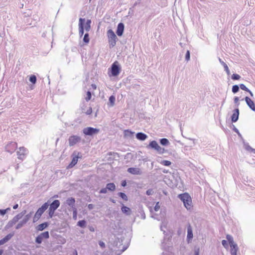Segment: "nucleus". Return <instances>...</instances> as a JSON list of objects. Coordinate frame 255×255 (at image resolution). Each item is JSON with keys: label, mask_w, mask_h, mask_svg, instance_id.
Masks as SVG:
<instances>
[{"label": "nucleus", "mask_w": 255, "mask_h": 255, "mask_svg": "<svg viewBox=\"0 0 255 255\" xmlns=\"http://www.w3.org/2000/svg\"><path fill=\"white\" fill-rule=\"evenodd\" d=\"M122 211L123 213L127 215H130L131 213V210L129 208L123 205L121 208Z\"/></svg>", "instance_id": "b1692460"}, {"label": "nucleus", "mask_w": 255, "mask_h": 255, "mask_svg": "<svg viewBox=\"0 0 255 255\" xmlns=\"http://www.w3.org/2000/svg\"><path fill=\"white\" fill-rule=\"evenodd\" d=\"M178 198L183 202L185 207L187 210H191L192 209L193 205L192 202V199L190 196L186 193L179 194Z\"/></svg>", "instance_id": "f257e3e1"}, {"label": "nucleus", "mask_w": 255, "mask_h": 255, "mask_svg": "<svg viewBox=\"0 0 255 255\" xmlns=\"http://www.w3.org/2000/svg\"><path fill=\"white\" fill-rule=\"evenodd\" d=\"M39 235L41 237L42 239H47L49 238V234L48 231L43 232L41 233Z\"/></svg>", "instance_id": "bb28decb"}, {"label": "nucleus", "mask_w": 255, "mask_h": 255, "mask_svg": "<svg viewBox=\"0 0 255 255\" xmlns=\"http://www.w3.org/2000/svg\"><path fill=\"white\" fill-rule=\"evenodd\" d=\"M107 188H102L100 191V193H106L107 192Z\"/></svg>", "instance_id": "864d4df0"}, {"label": "nucleus", "mask_w": 255, "mask_h": 255, "mask_svg": "<svg viewBox=\"0 0 255 255\" xmlns=\"http://www.w3.org/2000/svg\"><path fill=\"white\" fill-rule=\"evenodd\" d=\"M239 99L238 97H236L234 98L235 103H237L239 102Z\"/></svg>", "instance_id": "bf43d9fd"}, {"label": "nucleus", "mask_w": 255, "mask_h": 255, "mask_svg": "<svg viewBox=\"0 0 255 255\" xmlns=\"http://www.w3.org/2000/svg\"><path fill=\"white\" fill-rule=\"evenodd\" d=\"M245 101L248 106L254 111H255V105L253 101H252L248 97L245 98Z\"/></svg>", "instance_id": "4468645a"}, {"label": "nucleus", "mask_w": 255, "mask_h": 255, "mask_svg": "<svg viewBox=\"0 0 255 255\" xmlns=\"http://www.w3.org/2000/svg\"><path fill=\"white\" fill-rule=\"evenodd\" d=\"M246 149L248 151H251V152H253L254 153H255V149H253V148H252L251 146H247L246 147Z\"/></svg>", "instance_id": "de8ad7c7"}, {"label": "nucleus", "mask_w": 255, "mask_h": 255, "mask_svg": "<svg viewBox=\"0 0 255 255\" xmlns=\"http://www.w3.org/2000/svg\"><path fill=\"white\" fill-rule=\"evenodd\" d=\"M241 76L237 74H233L232 76V79L234 80H239Z\"/></svg>", "instance_id": "79ce46f5"}, {"label": "nucleus", "mask_w": 255, "mask_h": 255, "mask_svg": "<svg viewBox=\"0 0 255 255\" xmlns=\"http://www.w3.org/2000/svg\"><path fill=\"white\" fill-rule=\"evenodd\" d=\"M91 87H92V89L93 90H96V88H97L96 85L95 84H94L91 85Z\"/></svg>", "instance_id": "680f3d73"}, {"label": "nucleus", "mask_w": 255, "mask_h": 255, "mask_svg": "<svg viewBox=\"0 0 255 255\" xmlns=\"http://www.w3.org/2000/svg\"><path fill=\"white\" fill-rule=\"evenodd\" d=\"M99 244L102 248H105V244L103 241H99Z\"/></svg>", "instance_id": "8fccbe9b"}, {"label": "nucleus", "mask_w": 255, "mask_h": 255, "mask_svg": "<svg viewBox=\"0 0 255 255\" xmlns=\"http://www.w3.org/2000/svg\"><path fill=\"white\" fill-rule=\"evenodd\" d=\"M121 184H122V186H123V187L126 186V185H127L126 181V180L123 181Z\"/></svg>", "instance_id": "13d9d810"}, {"label": "nucleus", "mask_w": 255, "mask_h": 255, "mask_svg": "<svg viewBox=\"0 0 255 255\" xmlns=\"http://www.w3.org/2000/svg\"><path fill=\"white\" fill-rule=\"evenodd\" d=\"M26 149L23 147H19V150L17 152L18 156V158H21L22 156H23L25 154Z\"/></svg>", "instance_id": "aec40b11"}, {"label": "nucleus", "mask_w": 255, "mask_h": 255, "mask_svg": "<svg viewBox=\"0 0 255 255\" xmlns=\"http://www.w3.org/2000/svg\"><path fill=\"white\" fill-rule=\"evenodd\" d=\"M43 239H42V238H41V237L40 236V235H38L36 238V239H35V241L37 243V244H41L42 242V240Z\"/></svg>", "instance_id": "a19ab883"}, {"label": "nucleus", "mask_w": 255, "mask_h": 255, "mask_svg": "<svg viewBox=\"0 0 255 255\" xmlns=\"http://www.w3.org/2000/svg\"><path fill=\"white\" fill-rule=\"evenodd\" d=\"M28 216V215H26V218L17 225L16 227V229H19L21 227H22L23 226V225L25 224L28 221L29 219Z\"/></svg>", "instance_id": "4be33fe9"}, {"label": "nucleus", "mask_w": 255, "mask_h": 255, "mask_svg": "<svg viewBox=\"0 0 255 255\" xmlns=\"http://www.w3.org/2000/svg\"><path fill=\"white\" fill-rule=\"evenodd\" d=\"M231 255H237L238 250L237 245L236 244L230 245Z\"/></svg>", "instance_id": "6ab92c4d"}, {"label": "nucleus", "mask_w": 255, "mask_h": 255, "mask_svg": "<svg viewBox=\"0 0 255 255\" xmlns=\"http://www.w3.org/2000/svg\"><path fill=\"white\" fill-rule=\"evenodd\" d=\"M85 19L80 18L79 19V34L81 36H82L84 34V23L85 22Z\"/></svg>", "instance_id": "2eb2a0df"}, {"label": "nucleus", "mask_w": 255, "mask_h": 255, "mask_svg": "<svg viewBox=\"0 0 255 255\" xmlns=\"http://www.w3.org/2000/svg\"><path fill=\"white\" fill-rule=\"evenodd\" d=\"M115 100H116V99H115V96H111L109 98V102L111 104V106H113L115 104Z\"/></svg>", "instance_id": "72a5a7b5"}, {"label": "nucleus", "mask_w": 255, "mask_h": 255, "mask_svg": "<svg viewBox=\"0 0 255 255\" xmlns=\"http://www.w3.org/2000/svg\"><path fill=\"white\" fill-rule=\"evenodd\" d=\"M193 237L192 228L191 226L189 224L187 227V242L190 243L192 242Z\"/></svg>", "instance_id": "f8f14e48"}, {"label": "nucleus", "mask_w": 255, "mask_h": 255, "mask_svg": "<svg viewBox=\"0 0 255 255\" xmlns=\"http://www.w3.org/2000/svg\"><path fill=\"white\" fill-rule=\"evenodd\" d=\"M91 93L90 91H88L86 94V97L85 100L86 101H89L91 99Z\"/></svg>", "instance_id": "ea45409f"}, {"label": "nucleus", "mask_w": 255, "mask_h": 255, "mask_svg": "<svg viewBox=\"0 0 255 255\" xmlns=\"http://www.w3.org/2000/svg\"><path fill=\"white\" fill-rule=\"evenodd\" d=\"M222 63L224 67L225 70L226 71L227 74H230V70H229L227 65L224 62H222Z\"/></svg>", "instance_id": "58836bf2"}, {"label": "nucleus", "mask_w": 255, "mask_h": 255, "mask_svg": "<svg viewBox=\"0 0 255 255\" xmlns=\"http://www.w3.org/2000/svg\"><path fill=\"white\" fill-rule=\"evenodd\" d=\"M48 226V224L47 222H44L38 225L36 227V229L37 231H41L46 228Z\"/></svg>", "instance_id": "412c9836"}, {"label": "nucleus", "mask_w": 255, "mask_h": 255, "mask_svg": "<svg viewBox=\"0 0 255 255\" xmlns=\"http://www.w3.org/2000/svg\"><path fill=\"white\" fill-rule=\"evenodd\" d=\"M83 41L86 43H89V41H90V39H89V34L88 33H86L85 35H84V38H83Z\"/></svg>", "instance_id": "e433bc0d"}, {"label": "nucleus", "mask_w": 255, "mask_h": 255, "mask_svg": "<svg viewBox=\"0 0 255 255\" xmlns=\"http://www.w3.org/2000/svg\"><path fill=\"white\" fill-rule=\"evenodd\" d=\"M8 210H10V208H7L5 210H0V214L1 215H5L6 214V211H8Z\"/></svg>", "instance_id": "a18cd8bd"}, {"label": "nucleus", "mask_w": 255, "mask_h": 255, "mask_svg": "<svg viewBox=\"0 0 255 255\" xmlns=\"http://www.w3.org/2000/svg\"><path fill=\"white\" fill-rule=\"evenodd\" d=\"M81 140L80 136L77 135H72L69 138V145L72 146L75 145L76 143L79 142Z\"/></svg>", "instance_id": "9d476101"}, {"label": "nucleus", "mask_w": 255, "mask_h": 255, "mask_svg": "<svg viewBox=\"0 0 255 255\" xmlns=\"http://www.w3.org/2000/svg\"><path fill=\"white\" fill-rule=\"evenodd\" d=\"M48 206L49 204L48 203H45L37 210L33 218V222L34 223L38 221L44 211L48 208Z\"/></svg>", "instance_id": "7ed1b4c3"}, {"label": "nucleus", "mask_w": 255, "mask_h": 255, "mask_svg": "<svg viewBox=\"0 0 255 255\" xmlns=\"http://www.w3.org/2000/svg\"><path fill=\"white\" fill-rule=\"evenodd\" d=\"M60 204V201L58 200H55L50 205L48 210V214L50 218L53 216L55 211L59 207Z\"/></svg>", "instance_id": "39448f33"}, {"label": "nucleus", "mask_w": 255, "mask_h": 255, "mask_svg": "<svg viewBox=\"0 0 255 255\" xmlns=\"http://www.w3.org/2000/svg\"><path fill=\"white\" fill-rule=\"evenodd\" d=\"M106 188L109 191H113L116 189V186L113 183H110L107 184Z\"/></svg>", "instance_id": "393cba45"}, {"label": "nucleus", "mask_w": 255, "mask_h": 255, "mask_svg": "<svg viewBox=\"0 0 255 255\" xmlns=\"http://www.w3.org/2000/svg\"><path fill=\"white\" fill-rule=\"evenodd\" d=\"M48 206L49 204L48 203H45L37 210L33 218V222L34 223L38 221L44 211L48 208Z\"/></svg>", "instance_id": "f03ea898"}, {"label": "nucleus", "mask_w": 255, "mask_h": 255, "mask_svg": "<svg viewBox=\"0 0 255 255\" xmlns=\"http://www.w3.org/2000/svg\"><path fill=\"white\" fill-rule=\"evenodd\" d=\"M82 155L81 154L80 152H77V153L76 152H74L73 154H72V159L70 163L68 165V168H71L74 166H75L79 158H81Z\"/></svg>", "instance_id": "0eeeda50"}, {"label": "nucleus", "mask_w": 255, "mask_h": 255, "mask_svg": "<svg viewBox=\"0 0 255 255\" xmlns=\"http://www.w3.org/2000/svg\"><path fill=\"white\" fill-rule=\"evenodd\" d=\"M72 255H78V253L76 250H74Z\"/></svg>", "instance_id": "e2e57ef3"}, {"label": "nucleus", "mask_w": 255, "mask_h": 255, "mask_svg": "<svg viewBox=\"0 0 255 255\" xmlns=\"http://www.w3.org/2000/svg\"><path fill=\"white\" fill-rule=\"evenodd\" d=\"M136 136L138 139L140 140H144L147 138V135L142 132L137 133Z\"/></svg>", "instance_id": "5701e85b"}, {"label": "nucleus", "mask_w": 255, "mask_h": 255, "mask_svg": "<svg viewBox=\"0 0 255 255\" xmlns=\"http://www.w3.org/2000/svg\"><path fill=\"white\" fill-rule=\"evenodd\" d=\"M185 59L187 61L189 60L190 59V52L189 50H187L185 55Z\"/></svg>", "instance_id": "49530a36"}, {"label": "nucleus", "mask_w": 255, "mask_h": 255, "mask_svg": "<svg viewBox=\"0 0 255 255\" xmlns=\"http://www.w3.org/2000/svg\"><path fill=\"white\" fill-rule=\"evenodd\" d=\"M92 113V108L90 107L89 109L86 112V114L87 115H91Z\"/></svg>", "instance_id": "603ef678"}, {"label": "nucleus", "mask_w": 255, "mask_h": 255, "mask_svg": "<svg viewBox=\"0 0 255 255\" xmlns=\"http://www.w3.org/2000/svg\"><path fill=\"white\" fill-rule=\"evenodd\" d=\"M149 145L153 148H154L155 150H156L159 153H162L164 152V148H161L157 143V142L153 140L151 141L149 143Z\"/></svg>", "instance_id": "9b49d317"}, {"label": "nucleus", "mask_w": 255, "mask_h": 255, "mask_svg": "<svg viewBox=\"0 0 255 255\" xmlns=\"http://www.w3.org/2000/svg\"><path fill=\"white\" fill-rule=\"evenodd\" d=\"M200 250L199 248H197L194 251V255H199Z\"/></svg>", "instance_id": "5fc2aeb1"}, {"label": "nucleus", "mask_w": 255, "mask_h": 255, "mask_svg": "<svg viewBox=\"0 0 255 255\" xmlns=\"http://www.w3.org/2000/svg\"><path fill=\"white\" fill-rule=\"evenodd\" d=\"M3 253V251L2 250H0V255H2Z\"/></svg>", "instance_id": "69168bd1"}, {"label": "nucleus", "mask_w": 255, "mask_h": 255, "mask_svg": "<svg viewBox=\"0 0 255 255\" xmlns=\"http://www.w3.org/2000/svg\"><path fill=\"white\" fill-rule=\"evenodd\" d=\"M22 215L20 214L17 215L13 218L12 222L14 223L17 222L19 219H20L22 218Z\"/></svg>", "instance_id": "7c9ffc66"}, {"label": "nucleus", "mask_w": 255, "mask_h": 255, "mask_svg": "<svg viewBox=\"0 0 255 255\" xmlns=\"http://www.w3.org/2000/svg\"><path fill=\"white\" fill-rule=\"evenodd\" d=\"M239 110L238 109H236L234 113L232 116V121L233 122H236L237 121L239 118Z\"/></svg>", "instance_id": "a211bd4d"}, {"label": "nucleus", "mask_w": 255, "mask_h": 255, "mask_svg": "<svg viewBox=\"0 0 255 255\" xmlns=\"http://www.w3.org/2000/svg\"><path fill=\"white\" fill-rule=\"evenodd\" d=\"M92 0H89L90 1H91Z\"/></svg>", "instance_id": "774afa93"}, {"label": "nucleus", "mask_w": 255, "mask_h": 255, "mask_svg": "<svg viewBox=\"0 0 255 255\" xmlns=\"http://www.w3.org/2000/svg\"><path fill=\"white\" fill-rule=\"evenodd\" d=\"M134 132L128 130L127 129L124 131V135L125 136L130 137L132 136Z\"/></svg>", "instance_id": "c85d7f7f"}, {"label": "nucleus", "mask_w": 255, "mask_h": 255, "mask_svg": "<svg viewBox=\"0 0 255 255\" xmlns=\"http://www.w3.org/2000/svg\"><path fill=\"white\" fill-rule=\"evenodd\" d=\"M152 190L151 189H149L148 190L146 191V194L148 195H150L152 194Z\"/></svg>", "instance_id": "6e6d98bb"}, {"label": "nucleus", "mask_w": 255, "mask_h": 255, "mask_svg": "<svg viewBox=\"0 0 255 255\" xmlns=\"http://www.w3.org/2000/svg\"><path fill=\"white\" fill-rule=\"evenodd\" d=\"M67 204L69 206H73L75 202V199L73 197H71L68 198L66 201Z\"/></svg>", "instance_id": "cd10ccee"}, {"label": "nucleus", "mask_w": 255, "mask_h": 255, "mask_svg": "<svg viewBox=\"0 0 255 255\" xmlns=\"http://www.w3.org/2000/svg\"><path fill=\"white\" fill-rule=\"evenodd\" d=\"M227 239L228 240V242H229V243L230 245H232V244H234V240H233V237L229 235H227Z\"/></svg>", "instance_id": "2f4dec72"}, {"label": "nucleus", "mask_w": 255, "mask_h": 255, "mask_svg": "<svg viewBox=\"0 0 255 255\" xmlns=\"http://www.w3.org/2000/svg\"><path fill=\"white\" fill-rule=\"evenodd\" d=\"M119 195L123 199H124L125 201H127L128 200V198L127 196L123 192H120L119 193Z\"/></svg>", "instance_id": "f704fd0d"}, {"label": "nucleus", "mask_w": 255, "mask_h": 255, "mask_svg": "<svg viewBox=\"0 0 255 255\" xmlns=\"http://www.w3.org/2000/svg\"><path fill=\"white\" fill-rule=\"evenodd\" d=\"M107 36L110 47H113L116 44L117 40L116 35L112 29H109L107 31Z\"/></svg>", "instance_id": "20e7f679"}, {"label": "nucleus", "mask_w": 255, "mask_h": 255, "mask_svg": "<svg viewBox=\"0 0 255 255\" xmlns=\"http://www.w3.org/2000/svg\"><path fill=\"white\" fill-rule=\"evenodd\" d=\"M128 172L133 175H140L142 173L140 168L135 167L128 168Z\"/></svg>", "instance_id": "ddd939ff"}, {"label": "nucleus", "mask_w": 255, "mask_h": 255, "mask_svg": "<svg viewBox=\"0 0 255 255\" xmlns=\"http://www.w3.org/2000/svg\"><path fill=\"white\" fill-rule=\"evenodd\" d=\"M83 133L85 135H92L94 134H96L99 132V129L91 127L85 128L83 130Z\"/></svg>", "instance_id": "1a4fd4ad"}, {"label": "nucleus", "mask_w": 255, "mask_h": 255, "mask_svg": "<svg viewBox=\"0 0 255 255\" xmlns=\"http://www.w3.org/2000/svg\"><path fill=\"white\" fill-rule=\"evenodd\" d=\"M13 236V234H9L6 235L4 238L0 240V246L3 245L5 243H6L8 241H9L12 237Z\"/></svg>", "instance_id": "f3484780"}, {"label": "nucleus", "mask_w": 255, "mask_h": 255, "mask_svg": "<svg viewBox=\"0 0 255 255\" xmlns=\"http://www.w3.org/2000/svg\"><path fill=\"white\" fill-rule=\"evenodd\" d=\"M239 88L238 85H234L232 87V92L234 93H236L239 91Z\"/></svg>", "instance_id": "37998d69"}, {"label": "nucleus", "mask_w": 255, "mask_h": 255, "mask_svg": "<svg viewBox=\"0 0 255 255\" xmlns=\"http://www.w3.org/2000/svg\"><path fill=\"white\" fill-rule=\"evenodd\" d=\"M110 71L111 72V75L113 76H117L120 74L121 68L119 66V63L117 61H116L113 63Z\"/></svg>", "instance_id": "423d86ee"}, {"label": "nucleus", "mask_w": 255, "mask_h": 255, "mask_svg": "<svg viewBox=\"0 0 255 255\" xmlns=\"http://www.w3.org/2000/svg\"><path fill=\"white\" fill-rule=\"evenodd\" d=\"M159 209H160V205H159V202H157L154 207V210L155 211H157L159 210Z\"/></svg>", "instance_id": "09e8293b"}, {"label": "nucleus", "mask_w": 255, "mask_h": 255, "mask_svg": "<svg viewBox=\"0 0 255 255\" xmlns=\"http://www.w3.org/2000/svg\"><path fill=\"white\" fill-rule=\"evenodd\" d=\"M18 204H16L13 206V209H16L18 208Z\"/></svg>", "instance_id": "0e129e2a"}, {"label": "nucleus", "mask_w": 255, "mask_h": 255, "mask_svg": "<svg viewBox=\"0 0 255 255\" xmlns=\"http://www.w3.org/2000/svg\"><path fill=\"white\" fill-rule=\"evenodd\" d=\"M91 20H87V22H86V25H85V28L86 29V31H88L90 30V28H91Z\"/></svg>", "instance_id": "c756f323"}, {"label": "nucleus", "mask_w": 255, "mask_h": 255, "mask_svg": "<svg viewBox=\"0 0 255 255\" xmlns=\"http://www.w3.org/2000/svg\"><path fill=\"white\" fill-rule=\"evenodd\" d=\"M161 163L165 166H169L171 164V162L168 160H163Z\"/></svg>", "instance_id": "c03bdc74"}, {"label": "nucleus", "mask_w": 255, "mask_h": 255, "mask_svg": "<svg viewBox=\"0 0 255 255\" xmlns=\"http://www.w3.org/2000/svg\"><path fill=\"white\" fill-rule=\"evenodd\" d=\"M168 143H169V141H168V139H167L166 138H162L160 140V143L162 145H167Z\"/></svg>", "instance_id": "4c0bfd02"}, {"label": "nucleus", "mask_w": 255, "mask_h": 255, "mask_svg": "<svg viewBox=\"0 0 255 255\" xmlns=\"http://www.w3.org/2000/svg\"><path fill=\"white\" fill-rule=\"evenodd\" d=\"M17 147V144L15 142H10L8 143L5 147V149L6 151L12 153L15 151Z\"/></svg>", "instance_id": "6e6552de"}, {"label": "nucleus", "mask_w": 255, "mask_h": 255, "mask_svg": "<svg viewBox=\"0 0 255 255\" xmlns=\"http://www.w3.org/2000/svg\"><path fill=\"white\" fill-rule=\"evenodd\" d=\"M94 207V205L92 204H90L88 205V207L89 210H91V209H93Z\"/></svg>", "instance_id": "4d7b16f0"}, {"label": "nucleus", "mask_w": 255, "mask_h": 255, "mask_svg": "<svg viewBox=\"0 0 255 255\" xmlns=\"http://www.w3.org/2000/svg\"><path fill=\"white\" fill-rule=\"evenodd\" d=\"M90 230H91V231H94V229H90Z\"/></svg>", "instance_id": "338daca9"}, {"label": "nucleus", "mask_w": 255, "mask_h": 255, "mask_svg": "<svg viewBox=\"0 0 255 255\" xmlns=\"http://www.w3.org/2000/svg\"><path fill=\"white\" fill-rule=\"evenodd\" d=\"M222 244L225 248H227L228 247L227 242L226 240H223L222 241Z\"/></svg>", "instance_id": "3c124183"}, {"label": "nucleus", "mask_w": 255, "mask_h": 255, "mask_svg": "<svg viewBox=\"0 0 255 255\" xmlns=\"http://www.w3.org/2000/svg\"><path fill=\"white\" fill-rule=\"evenodd\" d=\"M78 225L81 227L84 228L86 226V221L85 220H81L78 222Z\"/></svg>", "instance_id": "c9c22d12"}, {"label": "nucleus", "mask_w": 255, "mask_h": 255, "mask_svg": "<svg viewBox=\"0 0 255 255\" xmlns=\"http://www.w3.org/2000/svg\"><path fill=\"white\" fill-rule=\"evenodd\" d=\"M73 218L74 219H76V218H77V213H76V211L75 210L74 211V215H73Z\"/></svg>", "instance_id": "052dcab7"}, {"label": "nucleus", "mask_w": 255, "mask_h": 255, "mask_svg": "<svg viewBox=\"0 0 255 255\" xmlns=\"http://www.w3.org/2000/svg\"><path fill=\"white\" fill-rule=\"evenodd\" d=\"M29 81L30 82H31L32 84H35L36 82V77L34 75H32L29 77Z\"/></svg>", "instance_id": "473e14b6"}, {"label": "nucleus", "mask_w": 255, "mask_h": 255, "mask_svg": "<svg viewBox=\"0 0 255 255\" xmlns=\"http://www.w3.org/2000/svg\"><path fill=\"white\" fill-rule=\"evenodd\" d=\"M240 88L243 90H244V91H246L248 92H249L250 94V95L253 97V93L248 89L246 87V86L243 84H241L240 85Z\"/></svg>", "instance_id": "a878e982"}, {"label": "nucleus", "mask_w": 255, "mask_h": 255, "mask_svg": "<svg viewBox=\"0 0 255 255\" xmlns=\"http://www.w3.org/2000/svg\"><path fill=\"white\" fill-rule=\"evenodd\" d=\"M124 30V25L122 23H120L118 25L117 30V34L118 36H121L123 35Z\"/></svg>", "instance_id": "dca6fc26"}]
</instances>
